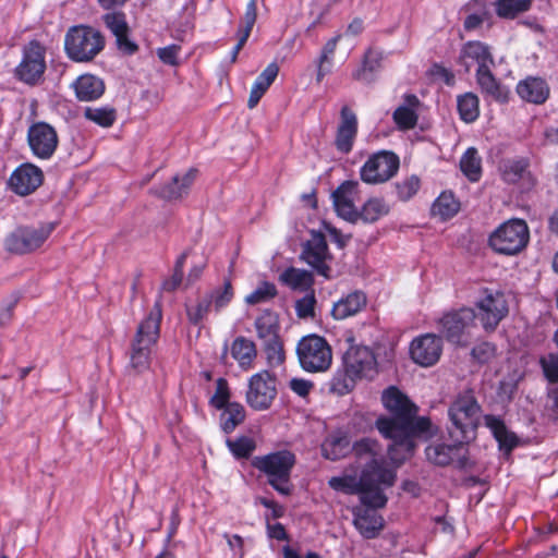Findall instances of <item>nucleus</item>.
<instances>
[{"mask_svg": "<svg viewBox=\"0 0 558 558\" xmlns=\"http://www.w3.org/2000/svg\"><path fill=\"white\" fill-rule=\"evenodd\" d=\"M41 169L26 162L19 166L9 178L10 189L17 195L26 196L35 192L43 183Z\"/></svg>", "mask_w": 558, "mask_h": 558, "instance_id": "19", "label": "nucleus"}, {"mask_svg": "<svg viewBox=\"0 0 558 558\" xmlns=\"http://www.w3.org/2000/svg\"><path fill=\"white\" fill-rule=\"evenodd\" d=\"M381 54L375 50H367L362 65L353 72V78L369 83L374 78V73H376L380 68Z\"/></svg>", "mask_w": 558, "mask_h": 558, "instance_id": "38", "label": "nucleus"}, {"mask_svg": "<svg viewBox=\"0 0 558 558\" xmlns=\"http://www.w3.org/2000/svg\"><path fill=\"white\" fill-rule=\"evenodd\" d=\"M352 450L362 466L360 478L353 476H336L329 480V486L347 494L361 493L362 504L385 506L387 498L384 487L395 483L396 473L385 465L377 441L365 438L356 441Z\"/></svg>", "mask_w": 558, "mask_h": 558, "instance_id": "2", "label": "nucleus"}, {"mask_svg": "<svg viewBox=\"0 0 558 558\" xmlns=\"http://www.w3.org/2000/svg\"><path fill=\"white\" fill-rule=\"evenodd\" d=\"M393 120L400 129H412L417 120L414 109L409 105L398 107L393 112Z\"/></svg>", "mask_w": 558, "mask_h": 558, "instance_id": "51", "label": "nucleus"}, {"mask_svg": "<svg viewBox=\"0 0 558 558\" xmlns=\"http://www.w3.org/2000/svg\"><path fill=\"white\" fill-rule=\"evenodd\" d=\"M366 305V296L360 291L349 293L333 304L331 314L336 319H345L357 314Z\"/></svg>", "mask_w": 558, "mask_h": 558, "instance_id": "28", "label": "nucleus"}, {"mask_svg": "<svg viewBox=\"0 0 558 558\" xmlns=\"http://www.w3.org/2000/svg\"><path fill=\"white\" fill-rule=\"evenodd\" d=\"M277 293L275 284L263 282L253 292L246 295L245 302L250 305L259 304L272 299Z\"/></svg>", "mask_w": 558, "mask_h": 558, "instance_id": "49", "label": "nucleus"}, {"mask_svg": "<svg viewBox=\"0 0 558 558\" xmlns=\"http://www.w3.org/2000/svg\"><path fill=\"white\" fill-rule=\"evenodd\" d=\"M185 257H186V255L182 254L180 256V258L178 259L177 266H175V275H174L173 279L170 282H166L165 283V286H163L165 289L173 290V289H175L179 286V283L181 281V276H182L181 270H182Z\"/></svg>", "mask_w": 558, "mask_h": 558, "instance_id": "62", "label": "nucleus"}, {"mask_svg": "<svg viewBox=\"0 0 558 558\" xmlns=\"http://www.w3.org/2000/svg\"><path fill=\"white\" fill-rule=\"evenodd\" d=\"M84 117L102 128L111 126L117 118L116 110L110 107H87Z\"/></svg>", "mask_w": 558, "mask_h": 558, "instance_id": "43", "label": "nucleus"}, {"mask_svg": "<svg viewBox=\"0 0 558 558\" xmlns=\"http://www.w3.org/2000/svg\"><path fill=\"white\" fill-rule=\"evenodd\" d=\"M46 48L37 40H32L24 46L22 59L15 68V76L23 83L37 85L46 71Z\"/></svg>", "mask_w": 558, "mask_h": 558, "instance_id": "11", "label": "nucleus"}, {"mask_svg": "<svg viewBox=\"0 0 558 558\" xmlns=\"http://www.w3.org/2000/svg\"><path fill=\"white\" fill-rule=\"evenodd\" d=\"M315 296L313 291L307 293L302 299L298 300L295 303V311L300 318H312L314 317L315 312Z\"/></svg>", "mask_w": 558, "mask_h": 558, "instance_id": "55", "label": "nucleus"}, {"mask_svg": "<svg viewBox=\"0 0 558 558\" xmlns=\"http://www.w3.org/2000/svg\"><path fill=\"white\" fill-rule=\"evenodd\" d=\"M529 239L530 232L525 221L510 219L490 234L489 245L497 253L513 255L526 246Z\"/></svg>", "mask_w": 558, "mask_h": 558, "instance_id": "10", "label": "nucleus"}, {"mask_svg": "<svg viewBox=\"0 0 558 558\" xmlns=\"http://www.w3.org/2000/svg\"><path fill=\"white\" fill-rule=\"evenodd\" d=\"M106 26L116 37L117 46L125 54H133L137 50V45L129 38V25L125 14L122 12H112L104 15Z\"/></svg>", "mask_w": 558, "mask_h": 558, "instance_id": "22", "label": "nucleus"}, {"mask_svg": "<svg viewBox=\"0 0 558 558\" xmlns=\"http://www.w3.org/2000/svg\"><path fill=\"white\" fill-rule=\"evenodd\" d=\"M496 349L492 343L484 342L472 350L473 356L481 363L489 361L495 355Z\"/></svg>", "mask_w": 558, "mask_h": 558, "instance_id": "58", "label": "nucleus"}, {"mask_svg": "<svg viewBox=\"0 0 558 558\" xmlns=\"http://www.w3.org/2000/svg\"><path fill=\"white\" fill-rule=\"evenodd\" d=\"M27 143L34 156L47 160L54 154L59 137L52 125L39 121L28 128Z\"/></svg>", "mask_w": 558, "mask_h": 558, "instance_id": "16", "label": "nucleus"}, {"mask_svg": "<svg viewBox=\"0 0 558 558\" xmlns=\"http://www.w3.org/2000/svg\"><path fill=\"white\" fill-rule=\"evenodd\" d=\"M421 187V180L416 175H410L403 179L401 182L397 183V195L398 198L407 202L412 198Z\"/></svg>", "mask_w": 558, "mask_h": 558, "instance_id": "47", "label": "nucleus"}, {"mask_svg": "<svg viewBox=\"0 0 558 558\" xmlns=\"http://www.w3.org/2000/svg\"><path fill=\"white\" fill-rule=\"evenodd\" d=\"M244 417V408L239 403H230L222 408L220 426L225 433L229 434L243 422Z\"/></svg>", "mask_w": 558, "mask_h": 558, "instance_id": "39", "label": "nucleus"}, {"mask_svg": "<svg viewBox=\"0 0 558 558\" xmlns=\"http://www.w3.org/2000/svg\"><path fill=\"white\" fill-rule=\"evenodd\" d=\"M179 48L174 45L160 48L157 51L159 59L167 64L173 65L177 63Z\"/></svg>", "mask_w": 558, "mask_h": 558, "instance_id": "59", "label": "nucleus"}, {"mask_svg": "<svg viewBox=\"0 0 558 558\" xmlns=\"http://www.w3.org/2000/svg\"><path fill=\"white\" fill-rule=\"evenodd\" d=\"M207 298L211 300L216 311L226 307L233 298V289L230 281H226L221 288L214 290Z\"/></svg>", "mask_w": 558, "mask_h": 558, "instance_id": "50", "label": "nucleus"}, {"mask_svg": "<svg viewBox=\"0 0 558 558\" xmlns=\"http://www.w3.org/2000/svg\"><path fill=\"white\" fill-rule=\"evenodd\" d=\"M161 317V306L157 302L138 324L130 349V364L136 372H143L149 367L153 349L160 333Z\"/></svg>", "mask_w": 558, "mask_h": 558, "instance_id": "4", "label": "nucleus"}, {"mask_svg": "<svg viewBox=\"0 0 558 558\" xmlns=\"http://www.w3.org/2000/svg\"><path fill=\"white\" fill-rule=\"evenodd\" d=\"M459 61L465 68L466 72H469L473 65H477V69L494 65L489 47L481 41H468L464 44L460 52Z\"/></svg>", "mask_w": 558, "mask_h": 558, "instance_id": "23", "label": "nucleus"}, {"mask_svg": "<svg viewBox=\"0 0 558 558\" xmlns=\"http://www.w3.org/2000/svg\"><path fill=\"white\" fill-rule=\"evenodd\" d=\"M450 420L449 435L451 440L466 444L475 437L480 422L481 407L471 391L457 396L448 410Z\"/></svg>", "mask_w": 558, "mask_h": 558, "instance_id": "5", "label": "nucleus"}, {"mask_svg": "<svg viewBox=\"0 0 558 558\" xmlns=\"http://www.w3.org/2000/svg\"><path fill=\"white\" fill-rule=\"evenodd\" d=\"M276 396V379L268 371L258 372L248 379L246 401L254 410L269 409Z\"/></svg>", "mask_w": 558, "mask_h": 558, "instance_id": "15", "label": "nucleus"}, {"mask_svg": "<svg viewBox=\"0 0 558 558\" xmlns=\"http://www.w3.org/2000/svg\"><path fill=\"white\" fill-rule=\"evenodd\" d=\"M324 229L329 233L339 247H344L347 245L350 239L349 235H343L338 229L327 222H324Z\"/></svg>", "mask_w": 558, "mask_h": 558, "instance_id": "60", "label": "nucleus"}, {"mask_svg": "<svg viewBox=\"0 0 558 558\" xmlns=\"http://www.w3.org/2000/svg\"><path fill=\"white\" fill-rule=\"evenodd\" d=\"M257 7L256 1L251 0L246 5V11L243 17V22L240 25L239 32H238V44L234 46V48L231 51V61L234 62L238 58V54L240 50L243 48L245 43L247 41L252 28L256 22V13Z\"/></svg>", "mask_w": 558, "mask_h": 558, "instance_id": "32", "label": "nucleus"}, {"mask_svg": "<svg viewBox=\"0 0 558 558\" xmlns=\"http://www.w3.org/2000/svg\"><path fill=\"white\" fill-rule=\"evenodd\" d=\"M452 441V445L435 444L428 446L426 448L427 459L436 465L444 466L450 464L453 461V459L459 456V451L461 450V446L463 445L454 440Z\"/></svg>", "mask_w": 558, "mask_h": 558, "instance_id": "33", "label": "nucleus"}, {"mask_svg": "<svg viewBox=\"0 0 558 558\" xmlns=\"http://www.w3.org/2000/svg\"><path fill=\"white\" fill-rule=\"evenodd\" d=\"M384 407L392 417L381 416L376 426L379 433L391 440L388 456L396 464H401L412 456L416 436H425L430 428L426 417L416 418V407L398 388L389 387L383 392Z\"/></svg>", "mask_w": 558, "mask_h": 558, "instance_id": "1", "label": "nucleus"}, {"mask_svg": "<svg viewBox=\"0 0 558 558\" xmlns=\"http://www.w3.org/2000/svg\"><path fill=\"white\" fill-rule=\"evenodd\" d=\"M381 507L363 504V506L354 508L353 524L363 538H376L383 531L385 520L377 511V508Z\"/></svg>", "mask_w": 558, "mask_h": 558, "instance_id": "20", "label": "nucleus"}, {"mask_svg": "<svg viewBox=\"0 0 558 558\" xmlns=\"http://www.w3.org/2000/svg\"><path fill=\"white\" fill-rule=\"evenodd\" d=\"M460 209V203L451 192H442L432 206V214L441 220L453 217Z\"/></svg>", "mask_w": 558, "mask_h": 558, "instance_id": "37", "label": "nucleus"}, {"mask_svg": "<svg viewBox=\"0 0 558 558\" xmlns=\"http://www.w3.org/2000/svg\"><path fill=\"white\" fill-rule=\"evenodd\" d=\"M484 421L485 425L492 430L500 448L510 451L517 446L518 439L515 435L507 430L500 418L494 415H486Z\"/></svg>", "mask_w": 558, "mask_h": 558, "instance_id": "34", "label": "nucleus"}, {"mask_svg": "<svg viewBox=\"0 0 558 558\" xmlns=\"http://www.w3.org/2000/svg\"><path fill=\"white\" fill-rule=\"evenodd\" d=\"M377 374L374 352L365 345H351L343 355V372H337L331 389L338 395L349 393L357 380L373 379Z\"/></svg>", "mask_w": 558, "mask_h": 558, "instance_id": "3", "label": "nucleus"}, {"mask_svg": "<svg viewBox=\"0 0 558 558\" xmlns=\"http://www.w3.org/2000/svg\"><path fill=\"white\" fill-rule=\"evenodd\" d=\"M230 354L236 361L239 367L247 372L254 367L257 350L254 341L240 336L232 341Z\"/></svg>", "mask_w": 558, "mask_h": 558, "instance_id": "25", "label": "nucleus"}, {"mask_svg": "<svg viewBox=\"0 0 558 558\" xmlns=\"http://www.w3.org/2000/svg\"><path fill=\"white\" fill-rule=\"evenodd\" d=\"M301 258L318 275L329 278L332 256L322 232H311V239L303 245Z\"/></svg>", "mask_w": 558, "mask_h": 558, "instance_id": "17", "label": "nucleus"}, {"mask_svg": "<svg viewBox=\"0 0 558 558\" xmlns=\"http://www.w3.org/2000/svg\"><path fill=\"white\" fill-rule=\"evenodd\" d=\"M280 281L292 290L308 291L312 290L314 278L312 272L290 267L283 270L279 276Z\"/></svg>", "mask_w": 558, "mask_h": 558, "instance_id": "31", "label": "nucleus"}, {"mask_svg": "<svg viewBox=\"0 0 558 558\" xmlns=\"http://www.w3.org/2000/svg\"><path fill=\"white\" fill-rule=\"evenodd\" d=\"M357 132L355 113L347 106L341 109V121L336 136V147L342 154L351 151Z\"/></svg>", "mask_w": 558, "mask_h": 558, "instance_id": "24", "label": "nucleus"}, {"mask_svg": "<svg viewBox=\"0 0 558 558\" xmlns=\"http://www.w3.org/2000/svg\"><path fill=\"white\" fill-rule=\"evenodd\" d=\"M197 170L189 169L183 174H178L172 178L171 182L163 185L159 195L165 199H178L187 194L190 187L196 179Z\"/></svg>", "mask_w": 558, "mask_h": 558, "instance_id": "27", "label": "nucleus"}, {"mask_svg": "<svg viewBox=\"0 0 558 558\" xmlns=\"http://www.w3.org/2000/svg\"><path fill=\"white\" fill-rule=\"evenodd\" d=\"M257 336L260 340H274L278 336V318L271 312H264L255 322Z\"/></svg>", "mask_w": 558, "mask_h": 558, "instance_id": "40", "label": "nucleus"}, {"mask_svg": "<svg viewBox=\"0 0 558 558\" xmlns=\"http://www.w3.org/2000/svg\"><path fill=\"white\" fill-rule=\"evenodd\" d=\"M279 73V66L276 62H271L267 65V68L258 75L256 81L254 82L247 106L250 109H253L257 106L260 98L274 83Z\"/></svg>", "mask_w": 558, "mask_h": 558, "instance_id": "29", "label": "nucleus"}, {"mask_svg": "<svg viewBox=\"0 0 558 558\" xmlns=\"http://www.w3.org/2000/svg\"><path fill=\"white\" fill-rule=\"evenodd\" d=\"M263 342L265 344L268 364L270 366H279L282 364L284 361V352L279 337Z\"/></svg>", "mask_w": 558, "mask_h": 558, "instance_id": "52", "label": "nucleus"}, {"mask_svg": "<svg viewBox=\"0 0 558 558\" xmlns=\"http://www.w3.org/2000/svg\"><path fill=\"white\" fill-rule=\"evenodd\" d=\"M350 441L345 436L333 434L322 444V453L326 459L338 460L350 451Z\"/></svg>", "mask_w": 558, "mask_h": 558, "instance_id": "35", "label": "nucleus"}, {"mask_svg": "<svg viewBox=\"0 0 558 558\" xmlns=\"http://www.w3.org/2000/svg\"><path fill=\"white\" fill-rule=\"evenodd\" d=\"M339 38H340V36L332 37L325 44V46L322 49L320 56H319V58L323 59V61L324 60L333 61V53L336 51Z\"/></svg>", "mask_w": 558, "mask_h": 558, "instance_id": "61", "label": "nucleus"}, {"mask_svg": "<svg viewBox=\"0 0 558 558\" xmlns=\"http://www.w3.org/2000/svg\"><path fill=\"white\" fill-rule=\"evenodd\" d=\"M53 230V222L19 228L7 239V248L17 254L29 253L40 247Z\"/></svg>", "mask_w": 558, "mask_h": 558, "instance_id": "13", "label": "nucleus"}, {"mask_svg": "<svg viewBox=\"0 0 558 558\" xmlns=\"http://www.w3.org/2000/svg\"><path fill=\"white\" fill-rule=\"evenodd\" d=\"M211 300L206 296L199 299L195 304L186 305V315L189 320L198 325L209 313Z\"/></svg>", "mask_w": 558, "mask_h": 558, "instance_id": "46", "label": "nucleus"}, {"mask_svg": "<svg viewBox=\"0 0 558 558\" xmlns=\"http://www.w3.org/2000/svg\"><path fill=\"white\" fill-rule=\"evenodd\" d=\"M519 96L533 104L544 102L549 94V89L545 81L536 77L526 78L517 86Z\"/></svg>", "mask_w": 558, "mask_h": 558, "instance_id": "30", "label": "nucleus"}, {"mask_svg": "<svg viewBox=\"0 0 558 558\" xmlns=\"http://www.w3.org/2000/svg\"><path fill=\"white\" fill-rule=\"evenodd\" d=\"M227 446L236 458H246L255 449L254 441L248 437H240L235 440L227 439Z\"/></svg>", "mask_w": 558, "mask_h": 558, "instance_id": "53", "label": "nucleus"}, {"mask_svg": "<svg viewBox=\"0 0 558 558\" xmlns=\"http://www.w3.org/2000/svg\"><path fill=\"white\" fill-rule=\"evenodd\" d=\"M294 463L295 456L289 450L256 457L253 461L254 466L267 476L268 483L283 496L292 492L290 475Z\"/></svg>", "mask_w": 558, "mask_h": 558, "instance_id": "6", "label": "nucleus"}, {"mask_svg": "<svg viewBox=\"0 0 558 558\" xmlns=\"http://www.w3.org/2000/svg\"><path fill=\"white\" fill-rule=\"evenodd\" d=\"M442 352V340L434 333L415 338L410 345L412 360L421 366H432L438 362Z\"/></svg>", "mask_w": 558, "mask_h": 558, "instance_id": "18", "label": "nucleus"}, {"mask_svg": "<svg viewBox=\"0 0 558 558\" xmlns=\"http://www.w3.org/2000/svg\"><path fill=\"white\" fill-rule=\"evenodd\" d=\"M357 187L356 181H345L332 193V202L338 216L348 221H355L359 218L355 207V201L359 198Z\"/></svg>", "mask_w": 558, "mask_h": 558, "instance_id": "21", "label": "nucleus"}, {"mask_svg": "<svg viewBox=\"0 0 558 558\" xmlns=\"http://www.w3.org/2000/svg\"><path fill=\"white\" fill-rule=\"evenodd\" d=\"M104 48L105 37L92 26H73L65 35V52L75 62H88L98 56Z\"/></svg>", "mask_w": 558, "mask_h": 558, "instance_id": "7", "label": "nucleus"}, {"mask_svg": "<svg viewBox=\"0 0 558 558\" xmlns=\"http://www.w3.org/2000/svg\"><path fill=\"white\" fill-rule=\"evenodd\" d=\"M399 169V158L390 151L372 155L360 170L361 180L368 184H379L391 179Z\"/></svg>", "mask_w": 558, "mask_h": 558, "instance_id": "14", "label": "nucleus"}, {"mask_svg": "<svg viewBox=\"0 0 558 558\" xmlns=\"http://www.w3.org/2000/svg\"><path fill=\"white\" fill-rule=\"evenodd\" d=\"M541 364L547 380L554 385L558 380V354H548L541 359Z\"/></svg>", "mask_w": 558, "mask_h": 558, "instance_id": "56", "label": "nucleus"}, {"mask_svg": "<svg viewBox=\"0 0 558 558\" xmlns=\"http://www.w3.org/2000/svg\"><path fill=\"white\" fill-rule=\"evenodd\" d=\"M229 387L228 383L223 378H219L216 383V391L214 396L210 398V403L217 409H222L229 403Z\"/></svg>", "mask_w": 558, "mask_h": 558, "instance_id": "54", "label": "nucleus"}, {"mask_svg": "<svg viewBox=\"0 0 558 558\" xmlns=\"http://www.w3.org/2000/svg\"><path fill=\"white\" fill-rule=\"evenodd\" d=\"M333 65V61L330 60H324L318 58L317 60V74H316V81L317 83H320L324 77L331 72Z\"/></svg>", "mask_w": 558, "mask_h": 558, "instance_id": "63", "label": "nucleus"}, {"mask_svg": "<svg viewBox=\"0 0 558 558\" xmlns=\"http://www.w3.org/2000/svg\"><path fill=\"white\" fill-rule=\"evenodd\" d=\"M289 388L299 397L306 398L313 390L314 384L311 380L295 377L289 381Z\"/></svg>", "mask_w": 558, "mask_h": 558, "instance_id": "57", "label": "nucleus"}, {"mask_svg": "<svg viewBox=\"0 0 558 558\" xmlns=\"http://www.w3.org/2000/svg\"><path fill=\"white\" fill-rule=\"evenodd\" d=\"M490 69L492 66H485V69L476 70L477 83L485 93L498 97L499 85L494 75L492 74Z\"/></svg>", "mask_w": 558, "mask_h": 558, "instance_id": "48", "label": "nucleus"}, {"mask_svg": "<svg viewBox=\"0 0 558 558\" xmlns=\"http://www.w3.org/2000/svg\"><path fill=\"white\" fill-rule=\"evenodd\" d=\"M476 313L471 307L446 313L439 319V330L449 342L466 344L471 330L475 327Z\"/></svg>", "mask_w": 558, "mask_h": 558, "instance_id": "12", "label": "nucleus"}, {"mask_svg": "<svg viewBox=\"0 0 558 558\" xmlns=\"http://www.w3.org/2000/svg\"><path fill=\"white\" fill-rule=\"evenodd\" d=\"M268 536L270 538H275L278 541H284L287 538V533L282 524L274 523L267 525Z\"/></svg>", "mask_w": 558, "mask_h": 558, "instance_id": "64", "label": "nucleus"}, {"mask_svg": "<svg viewBox=\"0 0 558 558\" xmlns=\"http://www.w3.org/2000/svg\"><path fill=\"white\" fill-rule=\"evenodd\" d=\"M532 0H497L496 12L500 17L513 19L529 10Z\"/></svg>", "mask_w": 558, "mask_h": 558, "instance_id": "44", "label": "nucleus"}, {"mask_svg": "<svg viewBox=\"0 0 558 558\" xmlns=\"http://www.w3.org/2000/svg\"><path fill=\"white\" fill-rule=\"evenodd\" d=\"M458 111L464 122L475 121L480 114L478 98L472 93L460 96L458 98Z\"/></svg>", "mask_w": 558, "mask_h": 558, "instance_id": "42", "label": "nucleus"}, {"mask_svg": "<svg viewBox=\"0 0 558 558\" xmlns=\"http://www.w3.org/2000/svg\"><path fill=\"white\" fill-rule=\"evenodd\" d=\"M301 367L307 373H323L332 363V350L325 338L318 335L303 337L296 345Z\"/></svg>", "mask_w": 558, "mask_h": 558, "instance_id": "8", "label": "nucleus"}, {"mask_svg": "<svg viewBox=\"0 0 558 558\" xmlns=\"http://www.w3.org/2000/svg\"><path fill=\"white\" fill-rule=\"evenodd\" d=\"M475 306L483 328L493 331L509 313V295L498 288H484Z\"/></svg>", "mask_w": 558, "mask_h": 558, "instance_id": "9", "label": "nucleus"}, {"mask_svg": "<svg viewBox=\"0 0 558 558\" xmlns=\"http://www.w3.org/2000/svg\"><path fill=\"white\" fill-rule=\"evenodd\" d=\"M462 173L472 182H477L482 175V158L474 147H469L460 159Z\"/></svg>", "mask_w": 558, "mask_h": 558, "instance_id": "36", "label": "nucleus"}, {"mask_svg": "<svg viewBox=\"0 0 558 558\" xmlns=\"http://www.w3.org/2000/svg\"><path fill=\"white\" fill-rule=\"evenodd\" d=\"M527 162L524 159H510L502 163V178L508 183H517L522 180L526 172Z\"/></svg>", "mask_w": 558, "mask_h": 558, "instance_id": "45", "label": "nucleus"}, {"mask_svg": "<svg viewBox=\"0 0 558 558\" xmlns=\"http://www.w3.org/2000/svg\"><path fill=\"white\" fill-rule=\"evenodd\" d=\"M390 208L385 199L379 197L369 198L359 213V217L365 222H375L381 217L388 215Z\"/></svg>", "mask_w": 558, "mask_h": 558, "instance_id": "41", "label": "nucleus"}, {"mask_svg": "<svg viewBox=\"0 0 558 558\" xmlns=\"http://www.w3.org/2000/svg\"><path fill=\"white\" fill-rule=\"evenodd\" d=\"M76 97L81 101H93L102 96L105 92V84L101 78L84 74L76 78L73 83Z\"/></svg>", "mask_w": 558, "mask_h": 558, "instance_id": "26", "label": "nucleus"}]
</instances>
